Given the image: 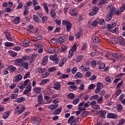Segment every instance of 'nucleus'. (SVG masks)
<instances>
[{"label":"nucleus","instance_id":"1","mask_svg":"<svg viewBox=\"0 0 125 125\" xmlns=\"http://www.w3.org/2000/svg\"><path fill=\"white\" fill-rule=\"evenodd\" d=\"M62 25H66V32H70L71 29H72V23L69 21L62 20Z\"/></svg>","mask_w":125,"mask_h":125},{"label":"nucleus","instance_id":"2","mask_svg":"<svg viewBox=\"0 0 125 125\" xmlns=\"http://www.w3.org/2000/svg\"><path fill=\"white\" fill-rule=\"evenodd\" d=\"M37 100L38 103L37 104H36L35 106L36 107H39V106H41L42 104H43L44 101H43V97L42 96V94L41 93L37 96Z\"/></svg>","mask_w":125,"mask_h":125},{"label":"nucleus","instance_id":"3","mask_svg":"<svg viewBox=\"0 0 125 125\" xmlns=\"http://www.w3.org/2000/svg\"><path fill=\"white\" fill-rule=\"evenodd\" d=\"M98 10L99 9L98 7L96 6H93L92 8V11L88 13L89 16H94V15H96L97 13H98Z\"/></svg>","mask_w":125,"mask_h":125},{"label":"nucleus","instance_id":"4","mask_svg":"<svg viewBox=\"0 0 125 125\" xmlns=\"http://www.w3.org/2000/svg\"><path fill=\"white\" fill-rule=\"evenodd\" d=\"M24 110H25V107L22 106V107H19V106H17L15 108V114H21V113H23L24 111Z\"/></svg>","mask_w":125,"mask_h":125},{"label":"nucleus","instance_id":"5","mask_svg":"<svg viewBox=\"0 0 125 125\" xmlns=\"http://www.w3.org/2000/svg\"><path fill=\"white\" fill-rule=\"evenodd\" d=\"M55 90H59L61 88V83L58 82H56L54 83V87H53Z\"/></svg>","mask_w":125,"mask_h":125},{"label":"nucleus","instance_id":"6","mask_svg":"<svg viewBox=\"0 0 125 125\" xmlns=\"http://www.w3.org/2000/svg\"><path fill=\"white\" fill-rule=\"evenodd\" d=\"M107 9H110V11L109 13V14H110V15L114 16V15H115V12L116 11V8L115 7H111L110 6H108V7H107Z\"/></svg>","mask_w":125,"mask_h":125},{"label":"nucleus","instance_id":"7","mask_svg":"<svg viewBox=\"0 0 125 125\" xmlns=\"http://www.w3.org/2000/svg\"><path fill=\"white\" fill-rule=\"evenodd\" d=\"M32 121L34 125H39L41 123V120L40 118L35 117L32 118Z\"/></svg>","mask_w":125,"mask_h":125},{"label":"nucleus","instance_id":"8","mask_svg":"<svg viewBox=\"0 0 125 125\" xmlns=\"http://www.w3.org/2000/svg\"><path fill=\"white\" fill-rule=\"evenodd\" d=\"M50 59L52 61H53L54 63L58 64L59 63V59L55 56H50Z\"/></svg>","mask_w":125,"mask_h":125},{"label":"nucleus","instance_id":"9","mask_svg":"<svg viewBox=\"0 0 125 125\" xmlns=\"http://www.w3.org/2000/svg\"><path fill=\"white\" fill-rule=\"evenodd\" d=\"M22 78L23 77L22 75H18L14 78L13 82L15 83H18V82H20Z\"/></svg>","mask_w":125,"mask_h":125},{"label":"nucleus","instance_id":"10","mask_svg":"<svg viewBox=\"0 0 125 125\" xmlns=\"http://www.w3.org/2000/svg\"><path fill=\"white\" fill-rule=\"evenodd\" d=\"M22 59L21 58L17 59L14 61V62L16 66H21L22 64Z\"/></svg>","mask_w":125,"mask_h":125},{"label":"nucleus","instance_id":"11","mask_svg":"<svg viewBox=\"0 0 125 125\" xmlns=\"http://www.w3.org/2000/svg\"><path fill=\"white\" fill-rule=\"evenodd\" d=\"M107 119H116L117 118V115L115 113H109L107 114Z\"/></svg>","mask_w":125,"mask_h":125},{"label":"nucleus","instance_id":"12","mask_svg":"<svg viewBox=\"0 0 125 125\" xmlns=\"http://www.w3.org/2000/svg\"><path fill=\"white\" fill-rule=\"evenodd\" d=\"M65 40H66L65 36L63 35L60 36L59 38L58 43H59L60 44H61V43H63V42H65Z\"/></svg>","mask_w":125,"mask_h":125},{"label":"nucleus","instance_id":"13","mask_svg":"<svg viewBox=\"0 0 125 125\" xmlns=\"http://www.w3.org/2000/svg\"><path fill=\"white\" fill-rule=\"evenodd\" d=\"M21 66H22L23 69H25V70H28V69H29V64L26 62H22L21 65Z\"/></svg>","mask_w":125,"mask_h":125},{"label":"nucleus","instance_id":"14","mask_svg":"<svg viewBox=\"0 0 125 125\" xmlns=\"http://www.w3.org/2000/svg\"><path fill=\"white\" fill-rule=\"evenodd\" d=\"M112 58H114L115 59H121L122 58V55L121 54H118L117 53L112 54Z\"/></svg>","mask_w":125,"mask_h":125},{"label":"nucleus","instance_id":"15","mask_svg":"<svg viewBox=\"0 0 125 125\" xmlns=\"http://www.w3.org/2000/svg\"><path fill=\"white\" fill-rule=\"evenodd\" d=\"M92 40L95 43H100V40L97 36H93L92 37Z\"/></svg>","mask_w":125,"mask_h":125},{"label":"nucleus","instance_id":"16","mask_svg":"<svg viewBox=\"0 0 125 125\" xmlns=\"http://www.w3.org/2000/svg\"><path fill=\"white\" fill-rule=\"evenodd\" d=\"M7 69L11 73H14L16 71V67L13 65H9Z\"/></svg>","mask_w":125,"mask_h":125},{"label":"nucleus","instance_id":"17","mask_svg":"<svg viewBox=\"0 0 125 125\" xmlns=\"http://www.w3.org/2000/svg\"><path fill=\"white\" fill-rule=\"evenodd\" d=\"M83 55H79L77 57L75 61L77 63H80L83 60Z\"/></svg>","mask_w":125,"mask_h":125},{"label":"nucleus","instance_id":"18","mask_svg":"<svg viewBox=\"0 0 125 125\" xmlns=\"http://www.w3.org/2000/svg\"><path fill=\"white\" fill-rule=\"evenodd\" d=\"M118 41H119V38L117 37H114L111 39V42L113 44H116V43H118Z\"/></svg>","mask_w":125,"mask_h":125},{"label":"nucleus","instance_id":"19","mask_svg":"<svg viewBox=\"0 0 125 125\" xmlns=\"http://www.w3.org/2000/svg\"><path fill=\"white\" fill-rule=\"evenodd\" d=\"M83 77V73L78 72L76 73V74L75 75V79H82Z\"/></svg>","mask_w":125,"mask_h":125},{"label":"nucleus","instance_id":"20","mask_svg":"<svg viewBox=\"0 0 125 125\" xmlns=\"http://www.w3.org/2000/svg\"><path fill=\"white\" fill-rule=\"evenodd\" d=\"M4 33L6 36V38L7 40H8L9 41H12V38H11V37L10 36V34H9V32L7 31H5Z\"/></svg>","mask_w":125,"mask_h":125},{"label":"nucleus","instance_id":"21","mask_svg":"<svg viewBox=\"0 0 125 125\" xmlns=\"http://www.w3.org/2000/svg\"><path fill=\"white\" fill-rule=\"evenodd\" d=\"M23 46L27 47L29 44H30V40L28 39H25L22 43Z\"/></svg>","mask_w":125,"mask_h":125},{"label":"nucleus","instance_id":"22","mask_svg":"<svg viewBox=\"0 0 125 125\" xmlns=\"http://www.w3.org/2000/svg\"><path fill=\"white\" fill-rule=\"evenodd\" d=\"M112 52H107L105 55V57H107L108 59H109V60H111V59H113V58H112Z\"/></svg>","mask_w":125,"mask_h":125},{"label":"nucleus","instance_id":"23","mask_svg":"<svg viewBox=\"0 0 125 125\" xmlns=\"http://www.w3.org/2000/svg\"><path fill=\"white\" fill-rule=\"evenodd\" d=\"M66 61H67V60H66V59L62 58L59 64L60 67H62V66H63V65H64V64L66 63Z\"/></svg>","mask_w":125,"mask_h":125},{"label":"nucleus","instance_id":"24","mask_svg":"<svg viewBox=\"0 0 125 125\" xmlns=\"http://www.w3.org/2000/svg\"><path fill=\"white\" fill-rule=\"evenodd\" d=\"M79 123V117L75 118L73 119V121L71 122L70 123L71 125H77V124Z\"/></svg>","mask_w":125,"mask_h":125},{"label":"nucleus","instance_id":"25","mask_svg":"<svg viewBox=\"0 0 125 125\" xmlns=\"http://www.w3.org/2000/svg\"><path fill=\"white\" fill-rule=\"evenodd\" d=\"M14 24L17 25V24H19V22H20V18L19 17L15 18L13 21H12Z\"/></svg>","mask_w":125,"mask_h":125},{"label":"nucleus","instance_id":"26","mask_svg":"<svg viewBox=\"0 0 125 125\" xmlns=\"http://www.w3.org/2000/svg\"><path fill=\"white\" fill-rule=\"evenodd\" d=\"M118 42L122 45H125V39L123 38L122 37L118 39Z\"/></svg>","mask_w":125,"mask_h":125},{"label":"nucleus","instance_id":"27","mask_svg":"<svg viewBox=\"0 0 125 125\" xmlns=\"http://www.w3.org/2000/svg\"><path fill=\"white\" fill-rule=\"evenodd\" d=\"M28 60L29 61V63H33V62L36 60V57L34 56V55H32L31 57L29 56Z\"/></svg>","mask_w":125,"mask_h":125},{"label":"nucleus","instance_id":"28","mask_svg":"<svg viewBox=\"0 0 125 125\" xmlns=\"http://www.w3.org/2000/svg\"><path fill=\"white\" fill-rule=\"evenodd\" d=\"M8 53H9V55L12 57H15L17 55V53L12 50L8 51Z\"/></svg>","mask_w":125,"mask_h":125},{"label":"nucleus","instance_id":"29","mask_svg":"<svg viewBox=\"0 0 125 125\" xmlns=\"http://www.w3.org/2000/svg\"><path fill=\"white\" fill-rule=\"evenodd\" d=\"M10 114V111H9L5 112L2 116V118L3 119V120H6V119H7L9 116Z\"/></svg>","mask_w":125,"mask_h":125},{"label":"nucleus","instance_id":"30","mask_svg":"<svg viewBox=\"0 0 125 125\" xmlns=\"http://www.w3.org/2000/svg\"><path fill=\"white\" fill-rule=\"evenodd\" d=\"M112 16H112L110 14L106 15V16L105 17V20L106 22H109V21H111V20H112Z\"/></svg>","mask_w":125,"mask_h":125},{"label":"nucleus","instance_id":"31","mask_svg":"<svg viewBox=\"0 0 125 125\" xmlns=\"http://www.w3.org/2000/svg\"><path fill=\"white\" fill-rule=\"evenodd\" d=\"M18 86V88H20V89H21V91H20V92H22V91H23V89H24V88H25V87L22 83H20Z\"/></svg>","mask_w":125,"mask_h":125},{"label":"nucleus","instance_id":"32","mask_svg":"<svg viewBox=\"0 0 125 125\" xmlns=\"http://www.w3.org/2000/svg\"><path fill=\"white\" fill-rule=\"evenodd\" d=\"M75 51H73V50H70L69 52V54H68L67 57L69 59L72 58V57H73Z\"/></svg>","mask_w":125,"mask_h":125},{"label":"nucleus","instance_id":"33","mask_svg":"<svg viewBox=\"0 0 125 125\" xmlns=\"http://www.w3.org/2000/svg\"><path fill=\"white\" fill-rule=\"evenodd\" d=\"M33 18L34 22H36L37 23H39L40 22V18H39V17L36 15H34L33 16Z\"/></svg>","mask_w":125,"mask_h":125},{"label":"nucleus","instance_id":"34","mask_svg":"<svg viewBox=\"0 0 125 125\" xmlns=\"http://www.w3.org/2000/svg\"><path fill=\"white\" fill-rule=\"evenodd\" d=\"M48 82H49V79H44L42 80L40 83V85H43V84H45V83H48Z\"/></svg>","mask_w":125,"mask_h":125},{"label":"nucleus","instance_id":"35","mask_svg":"<svg viewBox=\"0 0 125 125\" xmlns=\"http://www.w3.org/2000/svg\"><path fill=\"white\" fill-rule=\"evenodd\" d=\"M43 8L46 13H48V7L47 6V4L45 2L42 4Z\"/></svg>","mask_w":125,"mask_h":125},{"label":"nucleus","instance_id":"36","mask_svg":"<svg viewBox=\"0 0 125 125\" xmlns=\"http://www.w3.org/2000/svg\"><path fill=\"white\" fill-rule=\"evenodd\" d=\"M61 111H62V108H59L54 111L53 115H59L61 113Z\"/></svg>","mask_w":125,"mask_h":125},{"label":"nucleus","instance_id":"37","mask_svg":"<svg viewBox=\"0 0 125 125\" xmlns=\"http://www.w3.org/2000/svg\"><path fill=\"white\" fill-rule=\"evenodd\" d=\"M122 90L120 88H118L116 90V92H115V95H116V97L119 96L121 93H122Z\"/></svg>","mask_w":125,"mask_h":125},{"label":"nucleus","instance_id":"38","mask_svg":"<svg viewBox=\"0 0 125 125\" xmlns=\"http://www.w3.org/2000/svg\"><path fill=\"white\" fill-rule=\"evenodd\" d=\"M116 108L118 112H121V111L123 110V105H122V104H118L117 105Z\"/></svg>","mask_w":125,"mask_h":125},{"label":"nucleus","instance_id":"39","mask_svg":"<svg viewBox=\"0 0 125 125\" xmlns=\"http://www.w3.org/2000/svg\"><path fill=\"white\" fill-rule=\"evenodd\" d=\"M37 72L38 73H42L45 72V68H42V67L39 68L36 70Z\"/></svg>","mask_w":125,"mask_h":125},{"label":"nucleus","instance_id":"40","mask_svg":"<svg viewBox=\"0 0 125 125\" xmlns=\"http://www.w3.org/2000/svg\"><path fill=\"white\" fill-rule=\"evenodd\" d=\"M80 69L84 72H86V71H88L89 70V68L86 67V66H84L83 65L80 66Z\"/></svg>","mask_w":125,"mask_h":125},{"label":"nucleus","instance_id":"41","mask_svg":"<svg viewBox=\"0 0 125 125\" xmlns=\"http://www.w3.org/2000/svg\"><path fill=\"white\" fill-rule=\"evenodd\" d=\"M97 102H98L99 104H102L103 103V97L101 96L98 98Z\"/></svg>","mask_w":125,"mask_h":125},{"label":"nucleus","instance_id":"42","mask_svg":"<svg viewBox=\"0 0 125 125\" xmlns=\"http://www.w3.org/2000/svg\"><path fill=\"white\" fill-rule=\"evenodd\" d=\"M14 45H15V44L10 42H6L5 44V46H6V47H10L11 46H13Z\"/></svg>","mask_w":125,"mask_h":125},{"label":"nucleus","instance_id":"43","mask_svg":"<svg viewBox=\"0 0 125 125\" xmlns=\"http://www.w3.org/2000/svg\"><path fill=\"white\" fill-rule=\"evenodd\" d=\"M88 114H89V112H88V111H83L81 114V117L82 118H84V117H86V116H88Z\"/></svg>","mask_w":125,"mask_h":125},{"label":"nucleus","instance_id":"44","mask_svg":"<svg viewBox=\"0 0 125 125\" xmlns=\"http://www.w3.org/2000/svg\"><path fill=\"white\" fill-rule=\"evenodd\" d=\"M18 5L17 6V9H21L23 7V3L20 2L19 0L18 1Z\"/></svg>","mask_w":125,"mask_h":125},{"label":"nucleus","instance_id":"45","mask_svg":"<svg viewBox=\"0 0 125 125\" xmlns=\"http://www.w3.org/2000/svg\"><path fill=\"white\" fill-rule=\"evenodd\" d=\"M50 15L52 18H56L55 17V16H56V13H55V11H53V10L50 11Z\"/></svg>","mask_w":125,"mask_h":125},{"label":"nucleus","instance_id":"46","mask_svg":"<svg viewBox=\"0 0 125 125\" xmlns=\"http://www.w3.org/2000/svg\"><path fill=\"white\" fill-rule=\"evenodd\" d=\"M46 51L48 53H54V47H49L47 49Z\"/></svg>","mask_w":125,"mask_h":125},{"label":"nucleus","instance_id":"47","mask_svg":"<svg viewBox=\"0 0 125 125\" xmlns=\"http://www.w3.org/2000/svg\"><path fill=\"white\" fill-rule=\"evenodd\" d=\"M98 23L100 26L102 25H104V23H105V20L103 18H101L99 20Z\"/></svg>","mask_w":125,"mask_h":125},{"label":"nucleus","instance_id":"48","mask_svg":"<svg viewBox=\"0 0 125 125\" xmlns=\"http://www.w3.org/2000/svg\"><path fill=\"white\" fill-rule=\"evenodd\" d=\"M23 101H25V98L24 97L18 98L17 99V102L18 103H21V102H23Z\"/></svg>","mask_w":125,"mask_h":125},{"label":"nucleus","instance_id":"49","mask_svg":"<svg viewBox=\"0 0 125 125\" xmlns=\"http://www.w3.org/2000/svg\"><path fill=\"white\" fill-rule=\"evenodd\" d=\"M45 94L48 96L50 95V94H51V90L49 89H46L44 93V96Z\"/></svg>","mask_w":125,"mask_h":125},{"label":"nucleus","instance_id":"50","mask_svg":"<svg viewBox=\"0 0 125 125\" xmlns=\"http://www.w3.org/2000/svg\"><path fill=\"white\" fill-rule=\"evenodd\" d=\"M41 89H42V88L37 87L35 88L34 92H35L36 93H41L42 91Z\"/></svg>","mask_w":125,"mask_h":125},{"label":"nucleus","instance_id":"51","mask_svg":"<svg viewBox=\"0 0 125 125\" xmlns=\"http://www.w3.org/2000/svg\"><path fill=\"white\" fill-rule=\"evenodd\" d=\"M67 96L69 99H74V98H75V95L73 93H70L68 94Z\"/></svg>","mask_w":125,"mask_h":125},{"label":"nucleus","instance_id":"52","mask_svg":"<svg viewBox=\"0 0 125 125\" xmlns=\"http://www.w3.org/2000/svg\"><path fill=\"white\" fill-rule=\"evenodd\" d=\"M95 87H96V85L95 84H91L88 86V88L89 90H90V89H93V88H95Z\"/></svg>","mask_w":125,"mask_h":125},{"label":"nucleus","instance_id":"53","mask_svg":"<svg viewBox=\"0 0 125 125\" xmlns=\"http://www.w3.org/2000/svg\"><path fill=\"white\" fill-rule=\"evenodd\" d=\"M51 42L52 44H55V43H56V42H58V40L57 39V38H54L51 39Z\"/></svg>","mask_w":125,"mask_h":125},{"label":"nucleus","instance_id":"54","mask_svg":"<svg viewBox=\"0 0 125 125\" xmlns=\"http://www.w3.org/2000/svg\"><path fill=\"white\" fill-rule=\"evenodd\" d=\"M75 11H76L75 9H72L70 12H69V13H70L72 16H77V13H76Z\"/></svg>","mask_w":125,"mask_h":125},{"label":"nucleus","instance_id":"55","mask_svg":"<svg viewBox=\"0 0 125 125\" xmlns=\"http://www.w3.org/2000/svg\"><path fill=\"white\" fill-rule=\"evenodd\" d=\"M47 60H48V56H45L43 58V61L42 62V63H46L47 62Z\"/></svg>","mask_w":125,"mask_h":125},{"label":"nucleus","instance_id":"56","mask_svg":"<svg viewBox=\"0 0 125 125\" xmlns=\"http://www.w3.org/2000/svg\"><path fill=\"white\" fill-rule=\"evenodd\" d=\"M21 61L22 62H24V61H26L27 60H28L29 56H24L22 57L21 58Z\"/></svg>","mask_w":125,"mask_h":125},{"label":"nucleus","instance_id":"57","mask_svg":"<svg viewBox=\"0 0 125 125\" xmlns=\"http://www.w3.org/2000/svg\"><path fill=\"white\" fill-rule=\"evenodd\" d=\"M107 0H101L100 2L98 3V5H103V4H105Z\"/></svg>","mask_w":125,"mask_h":125},{"label":"nucleus","instance_id":"58","mask_svg":"<svg viewBox=\"0 0 125 125\" xmlns=\"http://www.w3.org/2000/svg\"><path fill=\"white\" fill-rule=\"evenodd\" d=\"M74 119H75V116H71L69 118V119L67 120V123L70 124V123L73 122Z\"/></svg>","mask_w":125,"mask_h":125},{"label":"nucleus","instance_id":"59","mask_svg":"<svg viewBox=\"0 0 125 125\" xmlns=\"http://www.w3.org/2000/svg\"><path fill=\"white\" fill-rule=\"evenodd\" d=\"M106 115V112L103 110H101L100 112V117L101 118H104Z\"/></svg>","mask_w":125,"mask_h":125},{"label":"nucleus","instance_id":"60","mask_svg":"<svg viewBox=\"0 0 125 125\" xmlns=\"http://www.w3.org/2000/svg\"><path fill=\"white\" fill-rule=\"evenodd\" d=\"M48 72H49L50 73H52V72H55V71H56V67H52L48 69Z\"/></svg>","mask_w":125,"mask_h":125},{"label":"nucleus","instance_id":"61","mask_svg":"<svg viewBox=\"0 0 125 125\" xmlns=\"http://www.w3.org/2000/svg\"><path fill=\"white\" fill-rule=\"evenodd\" d=\"M97 25H98V21H94L92 22V27H96V26H97Z\"/></svg>","mask_w":125,"mask_h":125},{"label":"nucleus","instance_id":"62","mask_svg":"<svg viewBox=\"0 0 125 125\" xmlns=\"http://www.w3.org/2000/svg\"><path fill=\"white\" fill-rule=\"evenodd\" d=\"M112 33H115V34H119V28L116 27L112 30Z\"/></svg>","mask_w":125,"mask_h":125},{"label":"nucleus","instance_id":"63","mask_svg":"<svg viewBox=\"0 0 125 125\" xmlns=\"http://www.w3.org/2000/svg\"><path fill=\"white\" fill-rule=\"evenodd\" d=\"M18 97V95L16 94H12L11 95V98H12V99H16V98H17Z\"/></svg>","mask_w":125,"mask_h":125},{"label":"nucleus","instance_id":"64","mask_svg":"<svg viewBox=\"0 0 125 125\" xmlns=\"http://www.w3.org/2000/svg\"><path fill=\"white\" fill-rule=\"evenodd\" d=\"M105 68V64L101 63L99 65V69H102V70Z\"/></svg>","mask_w":125,"mask_h":125}]
</instances>
